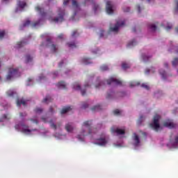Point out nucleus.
<instances>
[{
  "mask_svg": "<svg viewBox=\"0 0 178 178\" xmlns=\"http://www.w3.org/2000/svg\"><path fill=\"white\" fill-rule=\"evenodd\" d=\"M92 77H94V76H88V82H86L84 84L83 88H81V86H80V83L75 82L73 84L72 88L74 90H76L77 91H81V94L82 95V97H84V95H86V91L88 88H90V87H91V85L90 84V83H91V81H92Z\"/></svg>",
  "mask_w": 178,
  "mask_h": 178,
  "instance_id": "obj_1",
  "label": "nucleus"
},
{
  "mask_svg": "<svg viewBox=\"0 0 178 178\" xmlns=\"http://www.w3.org/2000/svg\"><path fill=\"white\" fill-rule=\"evenodd\" d=\"M92 124V121H85L82 124V129L81 132V136H88L90 134H92V131H91V125Z\"/></svg>",
  "mask_w": 178,
  "mask_h": 178,
  "instance_id": "obj_2",
  "label": "nucleus"
},
{
  "mask_svg": "<svg viewBox=\"0 0 178 178\" xmlns=\"http://www.w3.org/2000/svg\"><path fill=\"white\" fill-rule=\"evenodd\" d=\"M159 119H161V116L158 114H156L153 118V123L150 124V127L155 131H159V129H161V125L159 124Z\"/></svg>",
  "mask_w": 178,
  "mask_h": 178,
  "instance_id": "obj_3",
  "label": "nucleus"
},
{
  "mask_svg": "<svg viewBox=\"0 0 178 178\" xmlns=\"http://www.w3.org/2000/svg\"><path fill=\"white\" fill-rule=\"evenodd\" d=\"M16 77H19V69L9 68L6 80H12V79H16Z\"/></svg>",
  "mask_w": 178,
  "mask_h": 178,
  "instance_id": "obj_4",
  "label": "nucleus"
},
{
  "mask_svg": "<svg viewBox=\"0 0 178 178\" xmlns=\"http://www.w3.org/2000/svg\"><path fill=\"white\" fill-rule=\"evenodd\" d=\"M65 10H62V8H58V17L51 19V22H54V23H62L65 20Z\"/></svg>",
  "mask_w": 178,
  "mask_h": 178,
  "instance_id": "obj_5",
  "label": "nucleus"
},
{
  "mask_svg": "<svg viewBox=\"0 0 178 178\" xmlns=\"http://www.w3.org/2000/svg\"><path fill=\"white\" fill-rule=\"evenodd\" d=\"M45 47L47 48H50V50L53 54H55L58 51V47H56V44H53L50 38L47 39V44Z\"/></svg>",
  "mask_w": 178,
  "mask_h": 178,
  "instance_id": "obj_6",
  "label": "nucleus"
},
{
  "mask_svg": "<svg viewBox=\"0 0 178 178\" xmlns=\"http://www.w3.org/2000/svg\"><path fill=\"white\" fill-rule=\"evenodd\" d=\"M125 21H117L114 27H110L109 31H113L114 33H118L119 31V27L124 26Z\"/></svg>",
  "mask_w": 178,
  "mask_h": 178,
  "instance_id": "obj_7",
  "label": "nucleus"
},
{
  "mask_svg": "<svg viewBox=\"0 0 178 178\" xmlns=\"http://www.w3.org/2000/svg\"><path fill=\"white\" fill-rule=\"evenodd\" d=\"M106 11L108 15H113V3L112 1H108L106 2Z\"/></svg>",
  "mask_w": 178,
  "mask_h": 178,
  "instance_id": "obj_8",
  "label": "nucleus"
},
{
  "mask_svg": "<svg viewBox=\"0 0 178 178\" xmlns=\"http://www.w3.org/2000/svg\"><path fill=\"white\" fill-rule=\"evenodd\" d=\"M163 126L168 129H176V127H177V124L172 122V120H167L164 121Z\"/></svg>",
  "mask_w": 178,
  "mask_h": 178,
  "instance_id": "obj_9",
  "label": "nucleus"
},
{
  "mask_svg": "<svg viewBox=\"0 0 178 178\" xmlns=\"http://www.w3.org/2000/svg\"><path fill=\"white\" fill-rule=\"evenodd\" d=\"M107 84H108V86H111V84H114V86H122V81L111 77L107 80Z\"/></svg>",
  "mask_w": 178,
  "mask_h": 178,
  "instance_id": "obj_10",
  "label": "nucleus"
},
{
  "mask_svg": "<svg viewBox=\"0 0 178 178\" xmlns=\"http://www.w3.org/2000/svg\"><path fill=\"white\" fill-rule=\"evenodd\" d=\"M111 132L117 134V136H124V134H126V131L124 129L115 127L111 128Z\"/></svg>",
  "mask_w": 178,
  "mask_h": 178,
  "instance_id": "obj_11",
  "label": "nucleus"
},
{
  "mask_svg": "<svg viewBox=\"0 0 178 178\" xmlns=\"http://www.w3.org/2000/svg\"><path fill=\"white\" fill-rule=\"evenodd\" d=\"M170 144L173 148H177L178 146V134L175 136L174 139H170Z\"/></svg>",
  "mask_w": 178,
  "mask_h": 178,
  "instance_id": "obj_12",
  "label": "nucleus"
},
{
  "mask_svg": "<svg viewBox=\"0 0 178 178\" xmlns=\"http://www.w3.org/2000/svg\"><path fill=\"white\" fill-rule=\"evenodd\" d=\"M97 141L99 142H97L95 143L97 144V145L105 146L108 143V140H106V138H105V137L97 139Z\"/></svg>",
  "mask_w": 178,
  "mask_h": 178,
  "instance_id": "obj_13",
  "label": "nucleus"
},
{
  "mask_svg": "<svg viewBox=\"0 0 178 178\" xmlns=\"http://www.w3.org/2000/svg\"><path fill=\"white\" fill-rule=\"evenodd\" d=\"M133 140L134 141V145L135 147H138V145H140V137H138V135L136 133L134 134Z\"/></svg>",
  "mask_w": 178,
  "mask_h": 178,
  "instance_id": "obj_14",
  "label": "nucleus"
},
{
  "mask_svg": "<svg viewBox=\"0 0 178 178\" xmlns=\"http://www.w3.org/2000/svg\"><path fill=\"white\" fill-rule=\"evenodd\" d=\"M35 9L36 12H38L41 15L42 17H45V16H47V13L44 11V8H40V6H36Z\"/></svg>",
  "mask_w": 178,
  "mask_h": 178,
  "instance_id": "obj_15",
  "label": "nucleus"
},
{
  "mask_svg": "<svg viewBox=\"0 0 178 178\" xmlns=\"http://www.w3.org/2000/svg\"><path fill=\"white\" fill-rule=\"evenodd\" d=\"M65 130L68 132V133H72L73 131V124L72 123H67L65 125Z\"/></svg>",
  "mask_w": 178,
  "mask_h": 178,
  "instance_id": "obj_16",
  "label": "nucleus"
},
{
  "mask_svg": "<svg viewBox=\"0 0 178 178\" xmlns=\"http://www.w3.org/2000/svg\"><path fill=\"white\" fill-rule=\"evenodd\" d=\"M30 24H31V22L30 21V19H26L22 26H20L19 27V30H23L24 27H29V26H30Z\"/></svg>",
  "mask_w": 178,
  "mask_h": 178,
  "instance_id": "obj_17",
  "label": "nucleus"
},
{
  "mask_svg": "<svg viewBox=\"0 0 178 178\" xmlns=\"http://www.w3.org/2000/svg\"><path fill=\"white\" fill-rule=\"evenodd\" d=\"M52 101H54V99H52V97H51V96L47 95L46 96V97L42 100V102L44 103V104H49V102H52Z\"/></svg>",
  "mask_w": 178,
  "mask_h": 178,
  "instance_id": "obj_18",
  "label": "nucleus"
},
{
  "mask_svg": "<svg viewBox=\"0 0 178 178\" xmlns=\"http://www.w3.org/2000/svg\"><path fill=\"white\" fill-rule=\"evenodd\" d=\"M23 105L24 106H26V101H24V99H17V106H22Z\"/></svg>",
  "mask_w": 178,
  "mask_h": 178,
  "instance_id": "obj_19",
  "label": "nucleus"
},
{
  "mask_svg": "<svg viewBox=\"0 0 178 178\" xmlns=\"http://www.w3.org/2000/svg\"><path fill=\"white\" fill-rule=\"evenodd\" d=\"M70 111H72V107H70V106L64 107L61 110L60 114L65 115V113H67V112H69Z\"/></svg>",
  "mask_w": 178,
  "mask_h": 178,
  "instance_id": "obj_20",
  "label": "nucleus"
},
{
  "mask_svg": "<svg viewBox=\"0 0 178 178\" xmlns=\"http://www.w3.org/2000/svg\"><path fill=\"white\" fill-rule=\"evenodd\" d=\"M102 109V107L101 106V105H96L91 108L93 112H99V111H101Z\"/></svg>",
  "mask_w": 178,
  "mask_h": 178,
  "instance_id": "obj_21",
  "label": "nucleus"
},
{
  "mask_svg": "<svg viewBox=\"0 0 178 178\" xmlns=\"http://www.w3.org/2000/svg\"><path fill=\"white\" fill-rule=\"evenodd\" d=\"M56 86H57L58 88H63V90H65V88H66V84L65 83L64 81L58 82V83L56 84Z\"/></svg>",
  "mask_w": 178,
  "mask_h": 178,
  "instance_id": "obj_22",
  "label": "nucleus"
},
{
  "mask_svg": "<svg viewBox=\"0 0 178 178\" xmlns=\"http://www.w3.org/2000/svg\"><path fill=\"white\" fill-rule=\"evenodd\" d=\"M72 6L74 9H76V10H80V6L76 0H72Z\"/></svg>",
  "mask_w": 178,
  "mask_h": 178,
  "instance_id": "obj_23",
  "label": "nucleus"
},
{
  "mask_svg": "<svg viewBox=\"0 0 178 178\" xmlns=\"http://www.w3.org/2000/svg\"><path fill=\"white\" fill-rule=\"evenodd\" d=\"M151 58H152V56H147L145 54L142 55L143 62H148Z\"/></svg>",
  "mask_w": 178,
  "mask_h": 178,
  "instance_id": "obj_24",
  "label": "nucleus"
},
{
  "mask_svg": "<svg viewBox=\"0 0 178 178\" xmlns=\"http://www.w3.org/2000/svg\"><path fill=\"white\" fill-rule=\"evenodd\" d=\"M159 74H161L162 79H165L166 77H168V75L166 74V71L163 70H159Z\"/></svg>",
  "mask_w": 178,
  "mask_h": 178,
  "instance_id": "obj_25",
  "label": "nucleus"
},
{
  "mask_svg": "<svg viewBox=\"0 0 178 178\" xmlns=\"http://www.w3.org/2000/svg\"><path fill=\"white\" fill-rule=\"evenodd\" d=\"M130 64L126 63V62H123L122 63V68L124 70H127V69H130Z\"/></svg>",
  "mask_w": 178,
  "mask_h": 178,
  "instance_id": "obj_26",
  "label": "nucleus"
},
{
  "mask_svg": "<svg viewBox=\"0 0 178 178\" xmlns=\"http://www.w3.org/2000/svg\"><path fill=\"white\" fill-rule=\"evenodd\" d=\"M6 94L8 95V97H13L14 95H16V92L12 90H8L6 92Z\"/></svg>",
  "mask_w": 178,
  "mask_h": 178,
  "instance_id": "obj_27",
  "label": "nucleus"
},
{
  "mask_svg": "<svg viewBox=\"0 0 178 178\" xmlns=\"http://www.w3.org/2000/svg\"><path fill=\"white\" fill-rule=\"evenodd\" d=\"M26 5H27L26 1H18V6L21 8V9H24Z\"/></svg>",
  "mask_w": 178,
  "mask_h": 178,
  "instance_id": "obj_28",
  "label": "nucleus"
},
{
  "mask_svg": "<svg viewBox=\"0 0 178 178\" xmlns=\"http://www.w3.org/2000/svg\"><path fill=\"white\" fill-rule=\"evenodd\" d=\"M32 61H33V57H31V56L26 55L25 56V62H26V63H29L32 62Z\"/></svg>",
  "mask_w": 178,
  "mask_h": 178,
  "instance_id": "obj_29",
  "label": "nucleus"
},
{
  "mask_svg": "<svg viewBox=\"0 0 178 178\" xmlns=\"http://www.w3.org/2000/svg\"><path fill=\"white\" fill-rule=\"evenodd\" d=\"M134 45H137V42H136V40H133L131 42H129L127 47L130 48V47H134Z\"/></svg>",
  "mask_w": 178,
  "mask_h": 178,
  "instance_id": "obj_30",
  "label": "nucleus"
},
{
  "mask_svg": "<svg viewBox=\"0 0 178 178\" xmlns=\"http://www.w3.org/2000/svg\"><path fill=\"white\" fill-rule=\"evenodd\" d=\"M148 29L151 30V31H156V26L155 24H152L148 25Z\"/></svg>",
  "mask_w": 178,
  "mask_h": 178,
  "instance_id": "obj_31",
  "label": "nucleus"
},
{
  "mask_svg": "<svg viewBox=\"0 0 178 178\" xmlns=\"http://www.w3.org/2000/svg\"><path fill=\"white\" fill-rule=\"evenodd\" d=\"M24 45H26V42H18V43L17 44V45L15 46L16 48H22L23 47H24Z\"/></svg>",
  "mask_w": 178,
  "mask_h": 178,
  "instance_id": "obj_32",
  "label": "nucleus"
},
{
  "mask_svg": "<svg viewBox=\"0 0 178 178\" xmlns=\"http://www.w3.org/2000/svg\"><path fill=\"white\" fill-rule=\"evenodd\" d=\"M40 23H41V19H38V21L31 24V27H37V26H40Z\"/></svg>",
  "mask_w": 178,
  "mask_h": 178,
  "instance_id": "obj_33",
  "label": "nucleus"
},
{
  "mask_svg": "<svg viewBox=\"0 0 178 178\" xmlns=\"http://www.w3.org/2000/svg\"><path fill=\"white\" fill-rule=\"evenodd\" d=\"M49 123H50V127H51V129H53L54 130H56V129H58V127H56V124H55L52 122V120H50Z\"/></svg>",
  "mask_w": 178,
  "mask_h": 178,
  "instance_id": "obj_34",
  "label": "nucleus"
},
{
  "mask_svg": "<svg viewBox=\"0 0 178 178\" xmlns=\"http://www.w3.org/2000/svg\"><path fill=\"white\" fill-rule=\"evenodd\" d=\"M82 62L84 65H90V63H91V62H90V58H83L82 59Z\"/></svg>",
  "mask_w": 178,
  "mask_h": 178,
  "instance_id": "obj_35",
  "label": "nucleus"
},
{
  "mask_svg": "<svg viewBox=\"0 0 178 178\" xmlns=\"http://www.w3.org/2000/svg\"><path fill=\"white\" fill-rule=\"evenodd\" d=\"M97 85H95L96 88H99V87H101L102 86V84H104L103 81H99V78H97Z\"/></svg>",
  "mask_w": 178,
  "mask_h": 178,
  "instance_id": "obj_36",
  "label": "nucleus"
},
{
  "mask_svg": "<svg viewBox=\"0 0 178 178\" xmlns=\"http://www.w3.org/2000/svg\"><path fill=\"white\" fill-rule=\"evenodd\" d=\"M42 108H38V107H37V108H35V109H34V112L35 113H42Z\"/></svg>",
  "mask_w": 178,
  "mask_h": 178,
  "instance_id": "obj_37",
  "label": "nucleus"
},
{
  "mask_svg": "<svg viewBox=\"0 0 178 178\" xmlns=\"http://www.w3.org/2000/svg\"><path fill=\"white\" fill-rule=\"evenodd\" d=\"M100 69H101V70L102 71V72H105V71H106V70H108V65H102L101 67H100Z\"/></svg>",
  "mask_w": 178,
  "mask_h": 178,
  "instance_id": "obj_38",
  "label": "nucleus"
},
{
  "mask_svg": "<svg viewBox=\"0 0 178 178\" xmlns=\"http://www.w3.org/2000/svg\"><path fill=\"white\" fill-rule=\"evenodd\" d=\"M67 45L69 47V48H76V43H74V42H72L70 43H67Z\"/></svg>",
  "mask_w": 178,
  "mask_h": 178,
  "instance_id": "obj_39",
  "label": "nucleus"
},
{
  "mask_svg": "<svg viewBox=\"0 0 178 178\" xmlns=\"http://www.w3.org/2000/svg\"><path fill=\"white\" fill-rule=\"evenodd\" d=\"M172 63V66H177V65H178V58H174Z\"/></svg>",
  "mask_w": 178,
  "mask_h": 178,
  "instance_id": "obj_40",
  "label": "nucleus"
},
{
  "mask_svg": "<svg viewBox=\"0 0 178 178\" xmlns=\"http://www.w3.org/2000/svg\"><path fill=\"white\" fill-rule=\"evenodd\" d=\"M20 126H22V127H24V124H15V129L16 130H20Z\"/></svg>",
  "mask_w": 178,
  "mask_h": 178,
  "instance_id": "obj_41",
  "label": "nucleus"
},
{
  "mask_svg": "<svg viewBox=\"0 0 178 178\" xmlns=\"http://www.w3.org/2000/svg\"><path fill=\"white\" fill-rule=\"evenodd\" d=\"M140 82H131L130 83V87H136V86H140Z\"/></svg>",
  "mask_w": 178,
  "mask_h": 178,
  "instance_id": "obj_42",
  "label": "nucleus"
},
{
  "mask_svg": "<svg viewBox=\"0 0 178 178\" xmlns=\"http://www.w3.org/2000/svg\"><path fill=\"white\" fill-rule=\"evenodd\" d=\"M99 8V6H98L97 4L93 5V10L95 13H97V10H98Z\"/></svg>",
  "mask_w": 178,
  "mask_h": 178,
  "instance_id": "obj_43",
  "label": "nucleus"
},
{
  "mask_svg": "<svg viewBox=\"0 0 178 178\" xmlns=\"http://www.w3.org/2000/svg\"><path fill=\"white\" fill-rule=\"evenodd\" d=\"M144 117H143V115H141L139 119L137 121V124H138V126H140V124H141V123H143V119Z\"/></svg>",
  "mask_w": 178,
  "mask_h": 178,
  "instance_id": "obj_44",
  "label": "nucleus"
},
{
  "mask_svg": "<svg viewBox=\"0 0 178 178\" xmlns=\"http://www.w3.org/2000/svg\"><path fill=\"white\" fill-rule=\"evenodd\" d=\"M81 108L82 109H86V108H88V104H87L86 102H83Z\"/></svg>",
  "mask_w": 178,
  "mask_h": 178,
  "instance_id": "obj_45",
  "label": "nucleus"
},
{
  "mask_svg": "<svg viewBox=\"0 0 178 178\" xmlns=\"http://www.w3.org/2000/svg\"><path fill=\"white\" fill-rule=\"evenodd\" d=\"M172 28H173V26L170 24H168L165 27V30H167V31H169V30H172Z\"/></svg>",
  "mask_w": 178,
  "mask_h": 178,
  "instance_id": "obj_46",
  "label": "nucleus"
},
{
  "mask_svg": "<svg viewBox=\"0 0 178 178\" xmlns=\"http://www.w3.org/2000/svg\"><path fill=\"white\" fill-rule=\"evenodd\" d=\"M5 37V31H0V40Z\"/></svg>",
  "mask_w": 178,
  "mask_h": 178,
  "instance_id": "obj_47",
  "label": "nucleus"
},
{
  "mask_svg": "<svg viewBox=\"0 0 178 178\" xmlns=\"http://www.w3.org/2000/svg\"><path fill=\"white\" fill-rule=\"evenodd\" d=\"M49 112L50 113H51V115H54V113H55V110L54 109V107L50 106V107H49Z\"/></svg>",
  "mask_w": 178,
  "mask_h": 178,
  "instance_id": "obj_48",
  "label": "nucleus"
},
{
  "mask_svg": "<svg viewBox=\"0 0 178 178\" xmlns=\"http://www.w3.org/2000/svg\"><path fill=\"white\" fill-rule=\"evenodd\" d=\"M35 130H37V129H33V131H35ZM22 131H23V133H31V131H32V130L31 129H22Z\"/></svg>",
  "mask_w": 178,
  "mask_h": 178,
  "instance_id": "obj_49",
  "label": "nucleus"
},
{
  "mask_svg": "<svg viewBox=\"0 0 178 178\" xmlns=\"http://www.w3.org/2000/svg\"><path fill=\"white\" fill-rule=\"evenodd\" d=\"M76 35H79V33H77V30H74L72 33V37H76Z\"/></svg>",
  "mask_w": 178,
  "mask_h": 178,
  "instance_id": "obj_50",
  "label": "nucleus"
},
{
  "mask_svg": "<svg viewBox=\"0 0 178 178\" xmlns=\"http://www.w3.org/2000/svg\"><path fill=\"white\" fill-rule=\"evenodd\" d=\"M19 116L20 118H26V116H27V113H19Z\"/></svg>",
  "mask_w": 178,
  "mask_h": 178,
  "instance_id": "obj_51",
  "label": "nucleus"
},
{
  "mask_svg": "<svg viewBox=\"0 0 178 178\" xmlns=\"http://www.w3.org/2000/svg\"><path fill=\"white\" fill-rule=\"evenodd\" d=\"M141 87H143V88H145L146 90H149V86H148V85H147L145 83H143L141 85Z\"/></svg>",
  "mask_w": 178,
  "mask_h": 178,
  "instance_id": "obj_52",
  "label": "nucleus"
},
{
  "mask_svg": "<svg viewBox=\"0 0 178 178\" xmlns=\"http://www.w3.org/2000/svg\"><path fill=\"white\" fill-rule=\"evenodd\" d=\"M113 114L114 115H120V111H119V109H115L113 111Z\"/></svg>",
  "mask_w": 178,
  "mask_h": 178,
  "instance_id": "obj_53",
  "label": "nucleus"
},
{
  "mask_svg": "<svg viewBox=\"0 0 178 178\" xmlns=\"http://www.w3.org/2000/svg\"><path fill=\"white\" fill-rule=\"evenodd\" d=\"M29 120L31 122H33V123H35V124H38V120H37L36 119L31 118V119H29Z\"/></svg>",
  "mask_w": 178,
  "mask_h": 178,
  "instance_id": "obj_54",
  "label": "nucleus"
},
{
  "mask_svg": "<svg viewBox=\"0 0 178 178\" xmlns=\"http://www.w3.org/2000/svg\"><path fill=\"white\" fill-rule=\"evenodd\" d=\"M112 95H113V92L108 93V95L106 96V99H111V98H112Z\"/></svg>",
  "mask_w": 178,
  "mask_h": 178,
  "instance_id": "obj_55",
  "label": "nucleus"
},
{
  "mask_svg": "<svg viewBox=\"0 0 178 178\" xmlns=\"http://www.w3.org/2000/svg\"><path fill=\"white\" fill-rule=\"evenodd\" d=\"M39 79L40 81L42 80H45V76L43 74H42L39 76Z\"/></svg>",
  "mask_w": 178,
  "mask_h": 178,
  "instance_id": "obj_56",
  "label": "nucleus"
},
{
  "mask_svg": "<svg viewBox=\"0 0 178 178\" xmlns=\"http://www.w3.org/2000/svg\"><path fill=\"white\" fill-rule=\"evenodd\" d=\"M136 8L138 9V13H141V7L140 6V5H137Z\"/></svg>",
  "mask_w": 178,
  "mask_h": 178,
  "instance_id": "obj_57",
  "label": "nucleus"
},
{
  "mask_svg": "<svg viewBox=\"0 0 178 178\" xmlns=\"http://www.w3.org/2000/svg\"><path fill=\"white\" fill-rule=\"evenodd\" d=\"M124 12H130V7H127L123 9Z\"/></svg>",
  "mask_w": 178,
  "mask_h": 178,
  "instance_id": "obj_58",
  "label": "nucleus"
},
{
  "mask_svg": "<svg viewBox=\"0 0 178 178\" xmlns=\"http://www.w3.org/2000/svg\"><path fill=\"white\" fill-rule=\"evenodd\" d=\"M51 74L53 78L55 79V76H58V71L53 72Z\"/></svg>",
  "mask_w": 178,
  "mask_h": 178,
  "instance_id": "obj_59",
  "label": "nucleus"
},
{
  "mask_svg": "<svg viewBox=\"0 0 178 178\" xmlns=\"http://www.w3.org/2000/svg\"><path fill=\"white\" fill-rule=\"evenodd\" d=\"M69 1H70V0H64V1H63V5H64L65 6H66V5H67V4L69 3Z\"/></svg>",
  "mask_w": 178,
  "mask_h": 178,
  "instance_id": "obj_60",
  "label": "nucleus"
},
{
  "mask_svg": "<svg viewBox=\"0 0 178 178\" xmlns=\"http://www.w3.org/2000/svg\"><path fill=\"white\" fill-rule=\"evenodd\" d=\"M63 60H61L59 64H58V67H62L63 65Z\"/></svg>",
  "mask_w": 178,
  "mask_h": 178,
  "instance_id": "obj_61",
  "label": "nucleus"
},
{
  "mask_svg": "<svg viewBox=\"0 0 178 178\" xmlns=\"http://www.w3.org/2000/svg\"><path fill=\"white\" fill-rule=\"evenodd\" d=\"M3 119H10V118H8V115L4 114V115H3Z\"/></svg>",
  "mask_w": 178,
  "mask_h": 178,
  "instance_id": "obj_62",
  "label": "nucleus"
},
{
  "mask_svg": "<svg viewBox=\"0 0 178 178\" xmlns=\"http://www.w3.org/2000/svg\"><path fill=\"white\" fill-rule=\"evenodd\" d=\"M102 127V124L99 123L97 124V129H101Z\"/></svg>",
  "mask_w": 178,
  "mask_h": 178,
  "instance_id": "obj_63",
  "label": "nucleus"
},
{
  "mask_svg": "<svg viewBox=\"0 0 178 178\" xmlns=\"http://www.w3.org/2000/svg\"><path fill=\"white\" fill-rule=\"evenodd\" d=\"M175 12H177L178 10V1L177 2L176 7L175 8Z\"/></svg>",
  "mask_w": 178,
  "mask_h": 178,
  "instance_id": "obj_64",
  "label": "nucleus"
}]
</instances>
